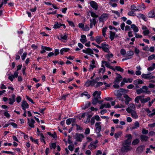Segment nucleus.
Instances as JSON below:
<instances>
[{"label":"nucleus","mask_w":155,"mask_h":155,"mask_svg":"<svg viewBox=\"0 0 155 155\" xmlns=\"http://www.w3.org/2000/svg\"><path fill=\"white\" fill-rule=\"evenodd\" d=\"M126 137H127V139L123 143V147L121 149L122 151L124 152H128L132 149V147L130 146V145L132 139V136L130 134H128L126 135Z\"/></svg>","instance_id":"1"},{"label":"nucleus","mask_w":155,"mask_h":155,"mask_svg":"<svg viewBox=\"0 0 155 155\" xmlns=\"http://www.w3.org/2000/svg\"><path fill=\"white\" fill-rule=\"evenodd\" d=\"M22 64H19L17 66V69L16 71H15L14 72V74H8V79L11 81H12L13 80V79L15 78H17L18 77V71L20 70L22 68Z\"/></svg>","instance_id":"2"},{"label":"nucleus","mask_w":155,"mask_h":155,"mask_svg":"<svg viewBox=\"0 0 155 155\" xmlns=\"http://www.w3.org/2000/svg\"><path fill=\"white\" fill-rule=\"evenodd\" d=\"M93 95L94 97L92 99V103L93 105L96 104L98 102L99 98H101V92L95 91L93 94Z\"/></svg>","instance_id":"3"},{"label":"nucleus","mask_w":155,"mask_h":155,"mask_svg":"<svg viewBox=\"0 0 155 155\" xmlns=\"http://www.w3.org/2000/svg\"><path fill=\"white\" fill-rule=\"evenodd\" d=\"M104 65L107 67V61H102L101 67L102 68H100L97 70V73L98 74H100L101 73H103L105 72V68Z\"/></svg>","instance_id":"4"},{"label":"nucleus","mask_w":155,"mask_h":155,"mask_svg":"<svg viewBox=\"0 0 155 155\" xmlns=\"http://www.w3.org/2000/svg\"><path fill=\"white\" fill-rule=\"evenodd\" d=\"M83 52L91 55L92 57H94V56L91 54H94V52L90 48H88L86 49V50L83 49L82 50Z\"/></svg>","instance_id":"5"},{"label":"nucleus","mask_w":155,"mask_h":155,"mask_svg":"<svg viewBox=\"0 0 155 155\" xmlns=\"http://www.w3.org/2000/svg\"><path fill=\"white\" fill-rule=\"evenodd\" d=\"M135 109V107L133 104H130L129 105V107L127 108L126 110L127 112L130 113L132 111H134Z\"/></svg>","instance_id":"6"},{"label":"nucleus","mask_w":155,"mask_h":155,"mask_svg":"<svg viewBox=\"0 0 155 155\" xmlns=\"http://www.w3.org/2000/svg\"><path fill=\"white\" fill-rule=\"evenodd\" d=\"M75 135L76 137L75 138L76 140L78 142H81L82 141V139L84 137V136L82 134L76 133Z\"/></svg>","instance_id":"7"},{"label":"nucleus","mask_w":155,"mask_h":155,"mask_svg":"<svg viewBox=\"0 0 155 155\" xmlns=\"http://www.w3.org/2000/svg\"><path fill=\"white\" fill-rule=\"evenodd\" d=\"M142 78L147 79H150L154 78L155 76H152L151 73L147 74H143L141 75Z\"/></svg>","instance_id":"8"},{"label":"nucleus","mask_w":155,"mask_h":155,"mask_svg":"<svg viewBox=\"0 0 155 155\" xmlns=\"http://www.w3.org/2000/svg\"><path fill=\"white\" fill-rule=\"evenodd\" d=\"M116 74L117 75V76L115 79L114 81V84H119L120 81H121L122 78L121 76L117 73Z\"/></svg>","instance_id":"9"},{"label":"nucleus","mask_w":155,"mask_h":155,"mask_svg":"<svg viewBox=\"0 0 155 155\" xmlns=\"http://www.w3.org/2000/svg\"><path fill=\"white\" fill-rule=\"evenodd\" d=\"M27 120L29 126L32 128H34L35 127L34 124L35 123V120L32 118L31 119V120L29 118H28Z\"/></svg>","instance_id":"10"},{"label":"nucleus","mask_w":155,"mask_h":155,"mask_svg":"<svg viewBox=\"0 0 155 155\" xmlns=\"http://www.w3.org/2000/svg\"><path fill=\"white\" fill-rule=\"evenodd\" d=\"M21 106L22 109L25 110L26 109L28 108L29 105L25 101H23L21 103Z\"/></svg>","instance_id":"11"},{"label":"nucleus","mask_w":155,"mask_h":155,"mask_svg":"<svg viewBox=\"0 0 155 155\" xmlns=\"http://www.w3.org/2000/svg\"><path fill=\"white\" fill-rule=\"evenodd\" d=\"M90 5L95 10L97 9L98 5L96 2L94 1H91L90 2Z\"/></svg>","instance_id":"12"},{"label":"nucleus","mask_w":155,"mask_h":155,"mask_svg":"<svg viewBox=\"0 0 155 155\" xmlns=\"http://www.w3.org/2000/svg\"><path fill=\"white\" fill-rule=\"evenodd\" d=\"M15 95L14 94H12L11 95V97L8 99L9 102L8 103L10 105H13L15 101Z\"/></svg>","instance_id":"13"},{"label":"nucleus","mask_w":155,"mask_h":155,"mask_svg":"<svg viewBox=\"0 0 155 155\" xmlns=\"http://www.w3.org/2000/svg\"><path fill=\"white\" fill-rule=\"evenodd\" d=\"M137 94H139L142 93L150 94V91H144L142 88H140L136 91Z\"/></svg>","instance_id":"14"},{"label":"nucleus","mask_w":155,"mask_h":155,"mask_svg":"<svg viewBox=\"0 0 155 155\" xmlns=\"http://www.w3.org/2000/svg\"><path fill=\"white\" fill-rule=\"evenodd\" d=\"M124 97L125 98V104L128 105L129 103V101H131V99L127 94L124 95Z\"/></svg>","instance_id":"15"},{"label":"nucleus","mask_w":155,"mask_h":155,"mask_svg":"<svg viewBox=\"0 0 155 155\" xmlns=\"http://www.w3.org/2000/svg\"><path fill=\"white\" fill-rule=\"evenodd\" d=\"M144 146H141L138 147L136 150V152L138 153H141L143 150Z\"/></svg>","instance_id":"16"},{"label":"nucleus","mask_w":155,"mask_h":155,"mask_svg":"<svg viewBox=\"0 0 155 155\" xmlns=\"http://www.w3.org/2000/svg\"><path fill=\"white\" fill-rule=\"evenodd\" d=\"M91 102H90L87 101L85 103V104L84 105L82 106V109L83 110H85L89 107L91 104Z\"/></svg>","instance_id":"17"},{"label":"nucleus","mask_w":155,"mask_h":155,"mask_svg":"<svg viewBox=\"0 0 155 155\" xmlns=\"http://www.w3.org/2000/svg\"><path fill=\"white\" fill-rule=\"evenodd\" d=\"M81 38L80 39V41L83 44L85 43L87 41L86 36L84 35H82L81 36Z\"/></svg>","instance_id":"18"},{"label":"nucleus","mask_w":155,"mask_h":155,"mask_svg":"<svg viewBox=\"0 0 155 155\" xmlns=\"http://www.w3.org/2000/svg\"><path fill=\"white\" fill-rule=\"evenodd\" d=\"M148 138V137L144 135H141L140 136V139L142 141H146Z\"/></svg>","instance_id":"19"},{"label":"nucleus","mask_w":155,"mask_h":155,"mask_svg":"<svg viewBox=\"0 0 155 155\" xmlns=\"http://www.w3.org/2000/svg\"><path fill=\"white\" fill-rule=\"evenodd\" d=\"M107 17V13H105L104 15H101L99 18L98 20L100 22H103L104 21V19Z\"/></svg>","instance_id":"20"},{"label":"nucleus","mask_w":155,"mask_h":155,"mask_svg":"<svg viewBox=\"0 0 155 155\" xmlns=\"http://www.w3.org/2000/svg\"><path fill=\"white\" fill-rule=\"evenodd\" d=\"M140 126L139 123L138 121H136L134 124V126L130 128V129L132 130L134 129H136Z\"/></svg>","instance_id":"21"},{"label":"nucleus","mask_w":155,"mask_h":155,"mask_svg":"<svg viewBox=\"0 0 155 155\" xmlns=\"http://www.w3.org/2000/svg\"><path fill=\"white\" fill-rule=\"evenodd\" d=\"M110 38L111 41H112L114 40V38L115 35V33L114 32H113L112 31H110Z\"/></svg>","instance_id":"22"},{"label":"nucleus","mask_w":155,"mask_h":155,"mask_svg":"<svg viewBox=\"0 0 155 155\" xmlns=\"http://www.w3.org/2000/svg\"><path fill=\"white\" fill-rule=\"evenodd\" d=\"M148 16L149 18H153L155 16V13L153 10L150 11L148 14Z\"/></svg>","instance_id":"23"},{"label":"nucleus","mask_w":155,"mask_h":155,"mask_svg":"<svg viewBox=\"0 0 155 155\" xmlns=\"http://www.w3.org/2000/svg\"><path fill=\"white\" fill-rule=\"evenodd\" d=\"M131 28L133 29V31L135 33H136L138 31V29L137 27L136 26V25L133 24H132L131 25Z\"/></svg>","instance_id":"24"},{"label":"nucleus","mask_w":155,"mask_h":155,"mask_svg":"<svg viewBox=\"0 0 155 155\" xmlns=\"http://www.w3.org/2000/svg\"><path fill=\"white\" fill-rule=\"evenodd\" d=\"M143 83V81L140 79H137L134 81V84H142Z\"/></svg>","instance_id":"25"},{"label":"nucleus","mask_w":155,"mask_h":155,"mask_svg":"<svg viewBox=\"0 0 155 155\" xmlns=\"http://www.w3.org/2000/svg\"><path fill=\"white\" fill-rule=\"evenodd\" d=\"M55 24L53 26V28L54 29H58L60 28L61 26H60L61 25V23H59L58 21H55Z\"/></svg>","instance_id":"26"},{"label":"nucleus","mask_w":155,"mask_h":155,"mask_svg":"<svg viewBox=\"0 0 155 155\" xmlns=\"http://www.w3.org/2000/svg\"><path fill=\"white\" fill-rule=\"evenodd\" d=\"M140 8H137L136 6L134 5H133L131 6L130 9L131 11L135 12L136 11H140Z\"/></svg>","instance_id":"27"},{"label":"nucleus","mask_w":155,"mask_h":155,"mask_svg":"<svg viewBox=\"0 0 155 155\" xmlns=\"http://www.w3.org/2000/svg\"><path fill=\"white\" fill-rule=\"evenodd\" d=\"M114 92L115 95L118 96V97H120L122 95L120 90H116Z\"/></svg>","instance_id":"28"},{"label":"nucleus","mask_w":155,"mask_h":155,"mask_svg":"<svg viewBox=\"0 0 155 155\" xmlns=\"http://www.w3.org/2000/svg\"><path fill=\"white\" fill-rule=\"evenodd\" d=\"M88 81L89 83L90 86L92 87L94 86V85L96 84V82L94 80H90L89 79H88Z\"/></svg>","instance_id":"29"},{"label":"nucleus","mask_w":155,"mask_h":155,"mask_svg":"<svg viewBox=\"0 0 155 155\" xmlns=\"http://www.w3.org/2000/svg\"><path fill=\"white\" fill-rule=\"evenodd\" d=\"M105 42L101 44V48H102L103 50L105 52H107V47H105L107 46V45L105 44Z\"/></svg>","instance_id":"30"},{"label":"nucleus","mask_w":155,"mask_h":155,"mask_svg":"<svg viewBox=\"0 0 155 155\" xmlns=\"http://www.w3.org/2000/svg\"><path fill=\"white\" fill-rule=\"evenodd\" d=\"M130 113L131 114V116L133 117L135 119L137 118H138V116L137 114L136 113V112L135 111H132L131 112H130Z\"/></svg>","instance_id":"31"},{"label":"nucleus","mask_w":155,"mask_h":155,"mask_svg":"<svg viewBox=\"0 0 155 155\" xmlns=\"http://www.w3.org/2000/svg\"><path fill=\"white\" fill-rule=\"evenodd\" d=\"M47 133L48 135L51 136L54 138L57 137L56 133L55 132H54L53 134H51L50 132H48Z\"/></svg>","instance_id":"32"},{"label":"nucleus","mask_w":155,"mask_h":155,"mask_svg":"<svg viewBox=\"0 0 155 155\" xmlns=\"http://www.w3.org/2000/svg\"><path fill=\"white\" fill-rule=\"evenodd\" d=\"M121 132H117L116 133H115L114 134V136L116 139H117L118 138L121 137Z\"/></svg>","instance_id":"33"},{"label":"nucleus","mask_w":155,"mask_h":155,"mask_svg":"<svg viewBox=\"0 0 155 155\" xmlns=\"http://www.w3.org/2000/svg\"><path fill=\"white\" fill-rule=\"evenodd\" d=\"M150 99V98L149 97H147L146 98H143V100H141V102L142 103H144L148 102Z\"/></svg>","instance_id":"34"},{"label":"nucleus","mask_w":155,"mask_h":155,"mask_svg":"<svg viewBox=\"0 0 155 155\" xmlns=\"http://www.w3.org/2000/svg\"><path fill=\"white\" fill-rule=\"evenodd\" d=\"M67 21L68 22L69 25L71 26V27L74 28L75 27V25L74 24V22L71 21H69L67 19Z\"/></svg>","instance_id":"35"},{"label":"nucleus","mask_w":155,"mask_h":155,"mask_svg":"<svg viewBox=\"0 0 155 155\" xmlns=\"http://www.w3.org/2000/svg\"><path fill=\"white\" fill-rule=\"evenodd\" d=\"M61 39L64 40H67L68 38V36L66 35V34L65 33L64 35H63L62 34H61L60 36Z\"/></svg>","instance_id":"36"},{"label":"nucleus","mask_w":155,"mask_h":155,"mask_svg":"<svg viewBox=\"0 0 155 155\" xmlns=\"http://www.w3.org/2000/svg\"><path fill=\"white\" fill-rule=\"evenodd\" d=\"M81 95L82 96L83 95L86 96L88 99L89 98L91 97L90 95L88 94L87 92L86 91H85L84 92L82 93L81 94Z\"/></svg>","instance_id":"37"},{"label":"nucleus","mask_w":155,"mask_h":155,"mask_svg":"<svg viewBox=\"0 0 155 155\" xmlns=\"http://www.w3.org/2000/svg\"><path fill=\"white\" fill-rule=\"evenodd\" d=\"M49 146L50 147V148L51 149H55L56 147V144L55 143H51L50 144Z\"/></svg>","instance_id":"38"},{"label":"nucleus","mask_w":155,"mask_h":155,"mask_svg":"<svg viewBox=\"0 0 155 155\" xmlns=\"http://www.w3.org/2000/svg\"><path fill=\"white\" fill-rule=\"evenodd\" d=\"M96 83V84L94 85V87L95 88H97L103 84V82H97Z\"/></svg>","instance_id":"39"},{"label":"nucleus","mask_w":155,"mask_h":155,"mask_svg":"<svg viewBox=\"0 0 155 155\" xmlns=\"http://www.w3.org/2000/svg\"><path fill=\"white\" fill-rule=\"evenodd\" d=\"M115 69H116L118 71H120L122 72H123L124 71V69L121 68L120 66H115Z\"/></svg>","instance_id":"40"},{"label":"nucleus","mask_w":155,"mask_h":155,"mask_svg":"<svg viewBox=\"0 0 155 155\" xmlns=\"http://www.w3.org/2000/svg\"><path fill=\"white\" fill-rule=\"evenodd\" d=\"M139 142V140L138 139H136L134 140L132 142V145H135L137 144Z\"/></svg>","instance_id":"41"},{"label":"nucleus","mask_w":155,"mask_h":155,"mask_svg":"<svg viewBox=\"0 0 155 155\" xmlns=\"http://www.w3.org/2000/svg\"><path fill=\"white\" fill-rule=\"evenodd\" d=\"M89 12L91 13V16L92 17L94 18L98 17V16L94 12H91V11H89Z\"/></svg>","instance_id":"42"},{"label":"nucleus","mask_w":155,"mask_h":155,"mask_svg":"<svg viewBox=\"0 0 155 155\" xmlns=\"http://www.w3.org/2000/svg\"><path fill=\"white\" fill-rule=\"evenodd\" d=\"M26 98L27 100L30 101L31 103L33 104H35V102L33 101V100L30 98L29 96H27V95L26 96Z\"/></svg>","instance_id":"43"},{"label":"nucleus","mask_w":155,"mask_h":155,"mask_svg":"<svg viewBox=\"0 0 155 155\" xmlns=\"http://www.w3.org/2000/svg\"><path fill=\"white\" fill-rule=\"evenodd\" d=\"M9 124L11 125L12 127H13L14 128H18V125L17 124L15 123L11 122L9 123Z\"/></svg>","instance_id":"44"},{"label":"nucleus","mask_w":155,"mask_h":155,"mask_svg":"<svg viewBox=\"0 0 155 155\" xmlns=\"http://www.w3.org/2000/svg\"><path fill=\"white\" fill-rule=\"evenodd\" d=\"M107 31V26H105L104 28L102 30V34L103 36L105 37V35H106L105 32Z\"/></svg>","instance_id":"45"},{"label":"nucleus","mask_w":155,"mask_h":155,"mask_svg":"<svg viewBox=\"0 0 155 155\" xmlns=\"http://www.w3.org/2000/svg\"><path fill=\"white\" fill-rule=\"evenodd\" d=\"M54 53L55 56H57L59 54V50L58 49H55Z\"/></svg>","instance_id":"46"},{"label":"nucleus","mask_w":155,"mask_h":155,"mask_svg":"<svg viewBox=\"0 0 155 155\" xmlns=\"http://www.w3.org/2000/svg\"><path fill=\"white\" fill-rule=\"evenodd\" d=\"M68 142L69 144H71L72 143V141H71L72 137L69 135H68Z\"/></svg>","instance_id":"47"},{"label":"nucleus","mask_w":155,"mask_h":155,"mask_svg":"<svg viewBox=\"0 0 155 155\" xmlns=\"http://www.w3.org/2000/svg\"><path fill=\"white\" fill-rule=\"evenodd\" d=\"M21 100V97L19 96H18L16 98V101L17 102L19 103Z\"/></svg>","instance_id":"48"},{"label":"nucleus","mask_w":155,"mask_h":155,"mask_svg":"<svg viewBox=\"0 0 155 155\" xmlns=\"http://www.w3.org/2000/svg\"><path fill=\"white\" fill-rule=\"evenodd\" d=\"M27 52H25L23 54L21 55V58L22 60H24L25 59V58L26 57V56H27Z\"/></svg>","instance_id":"49"},{"label":"nucleus","mask_w":155,"mask_h":155,"mask_svg":"<svg viewBox=\"0 0 155 155\" xmlns=\"http://www.w3.org/2000/svg\"><path fill=\"white\" fill-rule=\"evenodd\" d=\"M41 49L42 50L40 52V53L41 54H43L45 53L46 51V50L44 48V46L42 45H41Z\"/></svg>","instance_id":"50"},{"label":"nucleus","mask_w":155,"mask_h":155,"mask_svg":"<svg viewBox=\"0 0 155 155\" xmlns=\"http://www.w3.org/2000/svg\"><path fill=\"white\" fill-rule=\"evenodd\" d=\"M148 133V130H146L144 128H143L142 131V133L144 134H147Z\"/></svg>","instance_id":"51"},{"label":"nucleus","mask_w":155,"mask_h":155,"mask_svg":"<svg viewBox=\"0 0 155 155\" xmlns=\"http://www.w3.org/2000/svg\"><path fill=\"white\" fill-rule=\"evenodd\" d=\"M134 54V53L133 51H129L127 52V56H130L133 55Z\"/></svg>","instance_id":"52"},{"label":"nucleus","mask_w":155,"mask_h":155,"mask_svg":"<svg viewBox=\"0 0 155 155\" xmlns=\"http://www.w3.org/2000/svg\"><path fill=\"white\" fill-rule=\"evenodd\" d=\"M68 149L71 151H72L74 149V146L73 144H72V145H69L68 146Z\"/></svg>","instance_id":"53"},{"label":"nucleus","mask_w":155,"mask_h":155,"mask_svg":"<svg viewBox=\"0 0 155 155\" xmlns=\"http://www.w3.org/2000/svg\"><path fill=\"white\" fill-rule=\"evenodd\" d=\"M95 41L96 42H97L99 41H102L101 40V37L99 36H97L96 37Z\"/></svg>","instance_id":"54"},{"label":"nucleus","mask_w":155,"mask_h":155,"mask_svg":"<svg viewBox=\"0 0 155 155\" xmlns=\"http://www.w3.org/2000/svg\"><path fill=\"white\" fill-rule=\"evenodd\" d=\"M4 114L5 116L6 117L8 118L10 116V114L8 113V111L7 110H6V111L4 112Z\"/></svg>","instance_id":"55"},{"label":"nucleus","mask_w":155,"mask_h":155,"mask_svg":"<svg viewBox=\"0 0 155 155\" xmlns=\"http://www.w3.org/2000/svg\"><path fill=\"white\" fill-rule=\"evenodd\" d=\"M134 11H132L129 12L128 13V15L130 16H134L135 15V13L134 12Z\"/></svg>","instance_id":"56"},{"label":"nucleus","mask_w":155,"mask_h":155,"mask_svg":"<svg viewBox=\"0 0 155 155\" xmlns=\"http://www.w3.org/2000/svg\"><path fill=\"white\" fill-rule=\"evenodd\" d=\"M71 119L69 118L66 120V124L67 125H70L71 123Z\"/></svg>","instance_id":"57"},{"label":"nucleus","mask_w":155,"mask_h":155,"mask_svg":"<svg viewBox=\"0 0 155 155\" xmlns=\"http://www.w3.org/2000/svg\"><path fill=\"white\" fill-rule=\"evenodd\" d=\"M44 48L46 51H51L52 50V49L50 47L44 46Z\"/></svg>","instance_id":"58"},{"label":"nucleus","mask_w":155,"mask_h":155,"mask_svg":"<svg viewBox=\"0 0 155 155\" xmlns=\"http://www.w3.org/2000/svg\"><path fill=\"white\" fill-rule=\"evenodd\" d=\"M95 65H92L91 64L90 65V68H89V71H92L93 69L94 68H95Z\"/></svg>","instance_id":"59"},{"label":"nucleus","mask_w":155,"mask_h":155,"mask_svg":"<svg viewBox=\"0 0 155 155\" xmlns=\"http://www.w3.org/2000/svg\"><path fill=\"white\" fill-rule=\"evenodd\" d=\"M113 55L112 54H107V59L109 61H110V60L108 58H111L113 57Z\"/></svg>","instance_id":"60"},{"label":"nucleus","mask_w":155,"mask_h":155,"mask_svg":"<svg viewBox=\"0 0 155 155\" xmlns=\"http://www.w3.org/2000/svg\"><path fill=\"white\" fill-rule=\"evenodd\" d=\"M78 26L80 28H81L82 29L84 28V25L82 23H79L78 24Z\"/></svg>","instance_id":"61"},{"label":"nucleus","mask_w":155,"mask_h":155,"mask_svg":"<svg viewBox=\"0 0 155 155\" xmlns=\"http://www.w3.org/2000/svg\"><path fill=\"white\" fill-rule=\"evenodd\" d=\"M54 53L53 52H49L48 54L47 57V58H48L49 57H51L54 55Z\"/></svg>","instance_id":"62"},{"label":"nucleus","mask_w":155,"mask_h":155,"mask_svg":"<svg viewBox=\"0 0 155 155\" xmlns=\"http://www.w3.org/2000/svg\"><path fill=\"white\" fill-rule=\"evenodd\" d=\"M67 9L68 8L67 7H65L62 8L61 11L63 13L65 14L66 13V11Z\"/></svg>","instance_id":"63"},{"label":"nucleus","mask_w":155,"mask_h":155,"mask_svg":"<svg viewBox=\"0 0 155 155\" xmlns=\"http://www.w3.org/2000/svg\"><path fill=\"white\" fill-rule=\"evenodd\" d=\"M118 84H114L113 85V87L115 89H118L120 87L119 85Z\"/></svg>","instance_id":"64"}]
</instances>
